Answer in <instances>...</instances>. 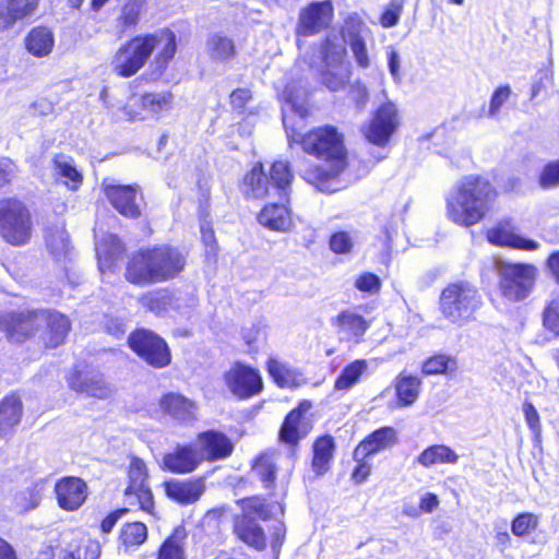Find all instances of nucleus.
I'll return each mask as SVG.
<instances>
[{"instance_id": "f704fd0d", "label": "nucleus", "mask_w": 559, "mask_h": 559, "mask_svg": "<svg viewBox=\"0 0 559 559\" xmlns=\"http://www.w3.org/2000/svg\"><path fill=\"white\" fill-rule=\"evenodd\" d=\"M40 0H1L0 31L11 28L17 21L35 14Z\"/></svg>"}, {"instance_id": "39448f33", "label": "nucleus", "mask_w": 559, "mask_h": 559, "mask_svg": "<svg viewBox=\"0 0 559 559\" xmlns=\"http://www.w3.org/2000/svg\"><path fill=\"white\" fill-rule=\"evenodd\" d=\"M240 513L234 515L231 532L235 537L258 551L267 547V537L258 520L267 521L273 516L275 501H269L262 495H251L236 500Z\"/></svg>"}, {"instance_id": "7ed1b4c3", "label": "nucleus", "mask_w": 559, "mask_h": 559, "mask_svg": "<svg viewBox=\"0 0 559 559\" xmlns=\"http://www.w3.org/2000/svg\"><path fill=\"white\" fill-rule=\"evenodd\" d=\"M187 264V254L176 246H143L127 257L123 277L132 286L146 287L180 277Z\"/></svg>"}, {"instance_id": "338daca9", "label": "nucleus", "mask_w": 559, "mask_h": 559, "mask_svg": "<svg viewBox=\"0 0 559 559\" xmlns=\"http://www.w3.org/2000/svg\"><path fill=\"white\" fill-rule=\"evenodd\" d=\"M349 96L353 100V103L356 105L357 108L362 109L369 99V93L367 87L360 83L356 82L353 84L349 88Z\"/></svg>"}, {"instance_id": "bb28decb", "label": "nucleus", "mask_w": 559, "mask_h": 559, "mask_svg": "<svg viewBox=\"0 0 559 559\" xmlns=\"http://www.w3.org/2000/svg\"><path fill=\"white\" fill-rule=\"evenodd\" d=\"M67 383L70 390L97 400H106L111 393L109 383L100 373L88 374L83 370L73 369L67 377Z\"/></svg>"}, {"instance_id": "6ab92c4d", "label": "nucleus", "mask_w": 559, "mask_h": 559, "mask_svg": "<svg viewBox=\"0 0 559 559\" xmlns=\"http://www.w3.org/2000/svg\"><path fill=\"white\" fill-rule=\"evenodd\" d=\"M174 95L170 91L162 93L145 92L139 96L132 95L123 105L122 111L124 116L131 120L143 119V112L150 111L154 115H160L163 111H168L173 108Z\"/></svg>"}, {"instance_id": "f3484780", "label": "nucleus", "mask_w": 559, "mask_h": 559, "mask_svg": "<svg viewBox=\"0 0 559 559\" xmlns=\"http://www.w3.org/2000/svg\"><path fill=\"white\" fill-rule=\"evenodd\" d=\"M102 192L111 207L122 217L138 219L142 216L141 203L144 197L138 183H114L104 179Z\"/></svg>"}, {"instance_id": "2eb2a0df", "label": "nucleus", "mask_w": 559, "mask_h": 559, "mask_svg": "<svg viewBox=\"0 0 559 559\" xmlns=\"http://www.w3.org/2000/svg\"><path fill=\"white\" fill-rule=\"evenodd\" d=\"M401 124L396 105L390 100L380 104L370 115L360 131L365 140L376 146L384 147Z\"/></svg>"}, {"instance_id": "5fc2aeb1", "label": "nucleus", "mask_w": 559, "mask_h": 559, "mask_svg": "<svg viewBox=\"0 0 559 559\" xmlns=\"http://www.w3.org/2000/svg\"><path fill=\"white\" fill-rule=\"evenodd\" d=\"M353 457L356 465L352 471L350 479L354 484L359 485L368 479V477L371 475L372 468L371 464L368 462L369 456H364V454H356V448L354 449Z\"/></svg>"}, {"instance_id": "4d7b16f0", "label": "nucleus", "mask_w": 559, "mask_h": 559, "mask_svg": "<svg viewBox=\"0 0 559 559\" xmlns=\"http://www.w3.org/2000/svg\"><path fill=\"white\" fill-rule=\"evenodd\" d=\"M329 246L332 252L346 254L353 249V239L348 231L338 230L330 236Z\"/></svg>"}, {"instance_id": "4468645a", "label": "nucleus", "mask_w": 559, "mask_h": 559, "mask_svg": "<svg viewBox=\"0 0 559 559\" xmlns=\"http://www.w3.org/2000/svg\"><path fill=\"white\" fill-rule=\"evenodd\" d=\"M320 52L323 64L320 71L321 83L331 92L345 88L352 78L346 47L325 38L321 43Z\"/></svg>"}, {"instance_id": "412c9836", "label": "nucleus", "mask_w": 559, "mask_h": 559, "mask_svg": "<svg viewBox=\"0 0 559 559\" xmlns=\"http://www.w3.org/2000/svg\"><path fill=\"white\" fill-rule=\"evenodd\" d=\"M334 17V7L331 0L312 1L299 12L297 33L301 36H312L326 29Z\"/></svg>"}, {"instance_id": "ea45409f", "label": "nucleus", "mask_w": 559, "mask_h": 559, "mask_svg": "<svg viewBox=\"0 0 559 559\" xmlns=\"http://www.w3.org/2000/svg\"><path fill=\"white\" fill-rule=\"evenodd\" d=\"M188 534L183 525H177L156 549L155 559H187L186 540Z\"/></svg>"}, {"instance_id": "c9c22d12", "label": "nucleus", "mask_w": 559, "mask_h": 559, "mask_svg": "<svg viewBox=\"0 0 559 559\" xmlns=\"http://www.w3.org/2000/svg\"><path fill=\"white\" fill-rule=\"evenodd\" d=\"M23 416V403L17 392H10L0 400V439L11 436Z\"/></svg>"}, {"instance_id": "1a4fd4ad", "label": "nucleus", "mask_w": 559, "mask_h": 559, "mask_svg": "<svg viewBox=\"0 0 559 559\" xmlns=\"http://www.w3.org/2000/svg\"><path fill=\"white\" fill-rule=\"evenodd\" d=\"M127 485L122 491L127 513L142 512L157 518L156 501L150 486V472L146 463L139 456H130L127 471Z\"/></svg>"}, {"instance_id": "9d476101", "label": "nucleus", "mask_w": 559, "mask_h": 559, "mask_svg": "<svg viewBox=\"0 0 559 559\" xmlns=\"http://www.w3.org/2000/svg\"><path fill=\"white\" fill-rule=\"evenodd\" d=\"M498 288L501 296L512 302L524 300L533 290L538 269L527 262H498Z\"/></svg>"}, {"instance_id": "423d86ee", "label": "nucleus", "mask_w": 559, "mask_h": 559, "mask_svg": "<svg viewBox=\"0 0 559 559\" xmlns=\"http://www.w3.org/2000/svg\"><path fill=\"white\" fill-rule=\"evenodd\" d=\"M483 306L478 287L467 280L449 282L440 292L438 310L452 324L462 325L475 319Z\"/></svg>"}, {"instance_id": "de8ad7c7", "label": "nucleus", "mask_w": 559, "mask_h": 559, "mask_svg": "<svg viewBox=\"0 0 559 559\" xmlns=\"http://www.w3.org/2000/svg\"><path fill=\"white\" fill-rule=\"evenodd\" d=\"M539 525V516L532 512H521L511 522V532L516 537H526Z\"/></svg>"}, {"instance_id": "c756f323", "label": "nucleus", "mask_w": 559, "mask_h": 559, "mask_svg": "<svg viewBox=\"0 0 559 559\" xmlns=\"http://www.w3.org/2000/svg\"><path fill=\"white\" fill-rule=\"evenodd\" d=\"M331 324L338 334L344 335L347 341L354 343L361 342L365 333L370 328V321L350 309L341 310L332 318Z\"/></svg>"}, {"instance_id": "c85d7f7f", "label": "nucleus", "mask_w": 559, "mask_h": 559, "mask_svg": "<svg viewBox=\"0 0 559 559\" xmlns=\"http://www.w3.org/2000/svg\"><path fill=\"white\" fill-rule=\"evenodd\" d=\"M158 408L178 424H186L195 418V403L177 392H166L158 400Z\"/></svg>"}, {"instance_id": "bf43d9fd", "label": "nucleus", "mask_w": 559, "mask_h": 559, "mask_svg": "<svg viewBox=\"0 0 559 559\" xmlns=\"http://www.w3.org/2000/svg\"><path fill=\"white\" fill-rule=\"evenodd\" d=\"M19 171V166L12 158L8 156L0 157V190L10 186Z\"/></svg>"}, {"instance_id": "6e6d98bb", "label": "nucleus", "mask_w": 559, "mask_h": 559, "mask_svg": "<svg viewBox=\"0 0 559 559\" xmlns=\"http://www.w3.org/2000/svg\"><path fill=\"white\" fill-rule=\"evenodd\" d=\"M354 285L361 293L378 294L381 290L382 281L372 272H364L356 277Z\"/></svg>"}, {"instance_id": "0eeeda50", "label": "nucleus", "mask_w": 559, "mask_h": 559, "mask_svg": "<svg viewBox=\"0 0 559 559\" xmlns=\"http://www.w3.org/2000/svg\"><path fill=\"white\" fill-rule=\"evenodd\" d=\"M294 179L290 165L287 160H274L265 173L262 162H255L245 174L240 189L246 199L261 200L274 190L278 194H288Z\"/></svg>"}, {"instance_id": "3c124183", "label": "nucleus", "mask_w": 559, "mask_h": 559, "mask_svg": "<svg viewBox=\"0 0 559 559\" xmlns=\"http://www.w3.org/2000/svg\"><path fill=\"white\" fill-rule=\"evenodd\" d=\"M542 320L544 329L559 337V298L551 299L545 306Z\"/></svg>"}, {"instance_id": "58836bf2", "label": "nucleus", "mask_w": 559, "mask_h": 559, "mask_svg": "<svg viewBox=\"0 0 559 559\" xmlns=\"http://www.w3.org/2000/svg\"><path fill=\"white\" fill-rule=\"evenodd\" d=\"M24 46L27 52L36 58L48 56L55 47L52 31L45 25H37L31 28L24 38Z\"/></svg>"}, {"instance_id": "dca6fc26", "label": "nucleus", "mask_w": 559, "mask_h": 559, "mask_svg": "<svg viewBox=\"0 0 559 559\" xmlns=\"http://www.w3.org/2000/svg\"><path fill=\"white\" fill-rule=\"evenodd\" d=\"M223 380L230 394L239 401L250 400L264 390L260 370L239 360L224 372Z\"/></svg>"}, {"instance_id": "09e8293b", "label": "nucleus", "mask_w": 559, "mask_h": 559, "mask_svg": "<svg viewBox=\"0 0 559 559\" xmlns=\"http://www.w3.org/2000/svg\"><path fill=\"white\" fill-rule=\"evenodd\" d=\"M210 45L211 57L216 60L228 61L236 56L235 44L230 38L226 36H212Z\"/></svg>"}, {"instance_id": "774afa93", "label": "nucleus", "mask_w": 559, "mask_h": 559, "mask_svg": "<svg viewBox=\"0 0 559 559\" xmlns=\"http://www.w3.org/2000/svg\"><path fill=\"white\" fill-rule=\"evenodd\" d=\"M201 240L203 245L212 252H216L218 249L215 231L209 224L201 227Z\"/></svg>"}, {"instance_id": "680f3d73", "label": "nucleus", "mask_w": 559, "mask_h": 559, "mask_svg": "<svg viewBox=\"0 0 559 559\" xmlns=\"http://www.w3.org/2000/svg\"><path fill=\"white\" fill-rule=\"evenodd\" d=\"M252 92L247 87H237L229 94V104L238 114H243L248 104L252 100Z\"/></svg>"}, {"instance_id": "79ce46f5", "label": "nucleus", "mask_w": 559, "mask_h": 559, "mask_svg": "<svg viewBox=\"0 0 559 559\" xmlns=\"http://www.w3.org/2000/svg\"><path fill=\"white\" fill-rule=\"evenodd\" d=\"M265 368L270 378L278 388L296 389L299 386L298 374L276 358H269Z\"/></svg>"}, {"instance_id": "49530a36", "label": "nucleus", "mask_w": 559, "mask_h": 559, "mask_svg": "<svg viewBox=\"0 0 559 559\" xmlns=\"http://www.w3.org/2000/svg\"><path fill=\"white\" fill-rule=\"evenodd\" d=\"M52 165L57 177L64 178V185L70 190L76 191L81 187L83 183V175L74 165L69 162L59 160L57 157L52 159Z\"/></svg>"}, {"instance_id": "473e14b6", "label": "nucleus", "mask_w": 559, "mask_h": 559, "mask_svg": "<svg viewBox=\"0 0 559 559\" xmlns=\"http://www.w3.org/2000/svg\"><path fill=\"white\" fill-rule=\"evenodd\" d=\"M394 389V402L400 408L412 406L419 399L423 389V380L419 376L401 371L392 382Z\"/></svg>"}, {"instance_id": "393cba45", "label": "nucleus", "mask_w": 559, "mask_h": 559, "mask_svg": "<svg viewBox=\"0 0 559 559\" xmlns=\"http://www.w3.org/2000/svg\"><path fill=\"white\" fill-rule=\"evenodd\" d=\"M203 463V457L191 443L177 444L163 456V469L171 474H190Z\"/></svg>"}, {"instance_id": "f257e3e1", "label": "nucleus", "mask_w": 559, "mask_h": 559, "mask_svg": "<svg viewBox=\"0 0 559 559\" xmlns=\"http://www.w3.org/2000/svg\"><path fill=\"white\" fill-rule=\"evenodd\" d=\"M284 126L290 147L297 145L305 154L324 163L309 164L301 171V178L321 192L338 191L340 178L349 167L344 132L330 123L312 127L306 132L286 123Z\"/></svg>"}, {"instance_id": "a878e982", "label": "nucleus", "mask_w": 559, "mask_h": 559, "mask_svg": "<svg viewBox=\"0 0 559 559\" xmlns=\"http://www.w3.org/2000/svg\"><path fill=\"white\" fill-rule=\"evenodd\" d=\"M199 453L203 462H216L229 457L234 452V443L230 438L216 429H209L197 435Z\"/></svg>"}, {"instance_id": "69168bd1", "label": "nucleus", "mask_w": 559, "mask_h": 559, "mask_svg": "<svg viewBox=\"0 0 559 559\" xmlns=\"http://www.w3.org/2000/svg\"><path fill=\"white\" fill-rule=\"evenodd\" d=\"M127 509L117 508L110 511L100 522H99V531L103 534H109L117 522L124 515H127Z\"/></svg>"}, {"instance_id": "37998d69", "label": "nucleus", "mask_w": 559, "mask_h": 559, "mask_svg": "<svg viewBox=\"0 0 559 559\" xmlns=\"http://www.w3.org/2000/svg\"><path fill=\"white\" fill-rule=\"evenodd\" d=\"M457 368V360L454 356L435 353L423 360L420 365V372L423 376H438L447 374L448 372L455 371Z\"/></svg>"}, {"instance_id": "8fccbe9b", "label": "nucleus", "mask_w": 559, "mask_h": 559, "mask_svg": "<svg viewBox=\"0 0 559 559\" xmlns=\"http://www.w3.org/2000/svg\"><path fill=\"white\" fill-rule=\"evenodd\" d=\"M69 550L76 559H99L102 555V545L97 539L82 538Z\"/></svg>"}, {"instance_id": "20e7f679", "label": "nucleus", "mask_w": 559, "mask_h": 559, "mask_svg": "<svg viewBox=\"0 0 559 559\" xmlns=\"http://www.w3.org/2000/svg\"><path fill=\"white\" fill-rule=\"evenodd\" d=\"M498 195L489 179L478 174L467 175L445 198L447 216L459 226H474L490 212Z\"/></svg>"}, {"instance_id": "a18cd8bd", "label": "nucleus", "mask_w": 559, "mask_h": 559, "mask_svg": "<svg viewBox=\"0 0 559 559\" xmlns=\"http://www.w3.org/2000/svg\"><path fill=\"white\" fill-rule=\"evenodd\" d=\"M368 365L365 359H356L346 365L334 381V389L338 391L349 390L360 377L367 371Z\"/></svg>"}, {"instance_id": "f8f14e48", "label": "nucleus", "mask_w": 559, "mask_h": 559, "mask_svg": "<svg viewBox=\"0 0 559 559\" xmlns=\"http://www.w3.org/2000/svg\"><path fill=\"white\" fill-rule=\"evenodd\" d=\"M314 404L311 400L302 399L283 418L278 431L277 442L290 452L296 453L300 443L313 429V416L311 414Z\"/></svg>"}, {"instance_id": "ddd939ff", "label": "nucleus", "mask_w": 559, "mask_h": 559, "mask_svg": "<svg viewBox=\"0 0 559 559\" xmlns=\"http://www.w3.org/2000/svg\"><path fill=\"white\" fill-rule=\"evenodd\" d=\"M41 308L0 312V332L8 343L24 346L36 340L40 332Z\"/></svg>"}, {"instance_id": "864d4df0", "label": "nucleus", "mask_w": 559, "mask_h": 559, "mask_svg": "<svg viewBox=\"0 0 559 559\" xmlns=\"http://www.w3.org/2000/svg\"><path fill=\"white\" fill-rule=\"evenodd\" d=\"M537 181L543 189L559 186V159L546 163L538 175Z\"/></svg>"}, {"instance_id": "b1692460", "label": "nucleus", "mask_w": 559, "mask_h": 559, "mask_svg": "<svg viewBox=\"0 0 559 559\" xmlns=\"http://www.w3.org/2000/svg\"><path fill=\"white\" fill-rule=\"evenodd\" d=\"M162 486L166 497L180 506L195 503L206 489L203 476L187 479H168Z\"/></svg>"}, {"instance_id": "a19ab883", "label": "nucleus", "mask_w": 559, "mask_h": 559, "mask_svg": "<svg viewBox=\"0 0 559 559\" xmlns=\"http://www.w3.org/2000/svg\"><path fill=\"white\" fill-rule=\"evenodd\" d=\"M457 461L459 454L445 444L429 445L416 457V462L425 468L438 464H455Z\"/></svg>"}, {"instance_id": "f03ea898", "label": "nucleus", "mask_w": 559, "mask_h": 559, "mask_svg": "<svg viewBox=\"0 0 559 559\" xmlns=\"http://www.w3.org/2000/svg\"><path fill=\"white\" fill-rule=\"evenodd\" d=\"M158 41L163 46L153 58V71L163 74L177 52V36L169 27L160 28L157 33L136 34L124 40L111 58L112 72L123 79L133 76L150 60Z\"/></svg>"}, {"instance_id": "2f4dec72", "label": "nucleus", "mask_w": 559, "mask_h": 559, "mask_svg": "<svg viewBox=\"0 0 559 559\" xmlns=\"http://www.w3.org/2000/svg\"><path fill=\"white\" fill-rule=\"evenodd\" d=\"M146 0H124L118 8L115 28L118 38L135 32L141 23Z\"/></svg>"}, {"instance_id": "9b49d317", "label": "nucleus", "mask_w": 559, "mask_h": 559, "mask_svg": "<svg viewBox=\"0 0 559 559\" xmlns=\"http://www.w3.org/2000/svg\"><path fill=\"white\" fill-rule=\"evenodd\" d=\"M130 350L147 367L160 370L173 362V353L167 341L147 328H135L127 338Z\"/></svg>"}, {"instance_id": "c03bdc74", "label": "nucleus", "mask_w": 559, "mask_h": 559, "mask_svg": "<svg viewBox=\"0 0 559 559\" xmlns=\"http://www.w3.org/2000/svg\"><path fill=\"white\" fill-rule=\"evenodd\" d=\"M126 251L124 245L114 237L105 242L97 252L98 266L102 272L114 271Z\"/></svg>"}, {"instance_id": "a211bd4d", "label": "nucleus", "mask_w": 559, "mask_h": 559, "mask_svg": "<svg viewBox=\"0 0 559 559\" xmlns=\"http://www.w3.org/2000/svg\"><path fill=\"white\" fill-rule=\"evenodd\" d=\"M485 238L490 245L513 250L535 251L539 248L537 241L525 238L518 233L514 219L510 216L498 219L491 227L487 228Z\"/></svg>"}, {"instance_id": "4be33fe9", "label": "nucleus", "mask_w": 559, "mask_h": 559, "mask_svg": "<svg viewBox=\"0 0 559 559\" xmlns=\"http://www.w3.org/2000/svg\"><path fill=\"white\" fill-rule=\"evenodd\" d=\"M53 495L61 510L75 512L86 502L88 486L82 477L67 475L56 480Z\"/></svg>"}, {"instance_id": "603ef678", "label": "nucleus", "mask_w": 559, "mask_h": 559, "mask_svg": "<svg viewBox=\"0 0 559 559\" xmlns=\"http://www.w3.org/2000/svg\"><path fill=\"white\" fill-rule=\"evenodd\" d=\"M17 508L21 513L29 512L36 509L41 501V489L37 484L31 486L26 490L16 496Z\"/></svg>"}, {"instance_id": "7c9ffc66", "label": "nucleus", "mask_w": 559, "mask_h": 559, "mask_svg": "<svg viewBox=\"0 0 559 559\" xmlns=\"http://www.w3.org/2000/svg\"><path fill=\"white\" fill-rule=\"evenodd\" d=\"M257 219L263 227L273 231H287L293 225L288 199L285 203H266L258 213Z\"/></svg>"}, {"instance_id": "6e6552de", "label": "nucleus", "mask_w": 559, "mask_h": 559, "mask_svg": "<svg viewBox=\"0 0 559 559\" xmlns=\"http://www.w3.org/2000/svg\"><path fill=\"white\" fill-rule=\"evenodd\" d=\"M33 214L25 201L16 195L0 198V238L12 247H24L32 240Z\"/></svg>"}, {"instance_id": "cd10ccee", "label": "nucleus", "mask_w": 559, "mask_h": 559, "mask_svg": "<svg viewBox=\"0 0 559 559\" xmlns=\"http://www.w3.org/2000/svg\"><path fill=\"white\" fill-rule=\"evenodd\" d=\"M336 449V440L330 433H321L313 439L310 447V468L314 476L322 477L332 469Z\"/></svg>"}, {"instance_id": "aec40b11", "label": "nucleus", "mask_w": 559, "mask_h": 559, "mask_svg": "<svg viewBox=\"0 0 559 559\" xmlns=\"http://www.w3.org/2000/svg\"><path fill=\"white\" fill-rule=\"evenodd\" d=\"M43 324L44 331L38 338L44 349H56L63 345L72 329L69 317L51 308H41L40 328Z\"/></svg>"}, {"instance_id": "0e129e2a", "label": "nucleus", "mask_w": 559, "mask_h": 559, "mask_svg": "<svg viewBox=\"0 0 559 559\" xmlns=\"http://www.w3.org/2000/svg\"><path fill=\"white\" fill-rule=\"evenodd\" d=\"M352 52L355 57L356 63L359 68L366 69L370 66V59L366 43L362 37L355 36L349 43Z\"/></svg>"}, {"instance_id": "13d9d810", "label": "nucleus", "mask_w": 559, "mask_h": 559, "mask_svg": "<svg viewBox=\"0 0 559 559\" xmlns=\"http://www.w3.org/2000/svg\"><path fill=\"white\" fill-rule=\"evenodd\" d=\"M403 11V0H391L380 15V24L383 27H393L399 21Z\"/></svg>"}, {"instance_id": "5701e85b", "label": "nucleus", "mask_w": 559, "mask_h": 559, "mask_svg": "<svg viewBox=\"0 0 559 559\" xmlns=\"http://www.w3.org/2000/svg\"><path fill=\"white\" fill-rule=\"evenodd\" d=\"M250 471L254 477L261 483L262 488L266 491V499L272 501L276 496L278 465L277 453L275 449H265L260 451L250 461Z\"/></svg>"}, {"instance_id": "e433bc0d", "label": "nucleus", "mask_w": 559, "mask_h": 559, "mask_svg": "<svg viewBox=\"0 0 559 559\" xmlns=\"http://www.w3.org/2000/svg\"><path fill=\"white\" fill-rule=\"evenodd\" d=\"M148 527L144 522L139 520L127 521L118 531V549L124 554L135 551L148 540Z\"/></svg>"}, {"instance_id": "e2e57ef3", "label": "nucleus", "mask_w": 559, "mask_h": 559, "mask_svg": "<svg viewBox=\"0 0 559 559\" xmlns=\"http://www.w3.org/2000/svg\"><path fill=\"white\" fill-rule=\"evenodd\" d=\"M510 95L511 88L508 84L498 86L490 97L488 116L496 117L504 103L510 98Z\"/></svg>"}, {"instance_id": "052dcab7", "label": "nucleus", "mask_w": 559, "mask_h": 559, "mask_svg": "<svg viewBox=\"0 0 559 559\" xmlns=\"http://www.w3.org/2000/svg\"><path fill=\"white\" fill-rule=\"evenodd\" d=\"M523 413L525 421L531 429L534 439L536 441H539L542 438V423H540V416L531 402H524L523 404Z\"/></svg>"}, {"instance_id": "4c0bfd02", "label": "nucleus", "mask_w": 559, "mask_h": 559, "mask_svg": "<svg viewBox=\"0 0 559 559\" xmlns=\"http://www.w3.org/2000/svg\"><path fill=\"white\" fill-rule=\"evenodd\" d=\"M176 300L174 290L168 287L147 290L138 298V302L145 311L152 312L157 317L164 316L174 308Z\"/></svg>"}, {"instance_id": "72a5a7b5", "label": "nucleus", "mask_w": 559, "mask_h": 559, "mask_svg": "<svg viewBox=\"0 0 559 559\" xmlns=\"http://www.w3.org/2000/svg\"><path fill=\"white\" fill-rule=\"evenodd\" d=\"M397 442L399 437L396 429L391 426H383L367 435L356 445V454L372 456L381 451L394 447Z\"/></svg>"}]
</instances>
